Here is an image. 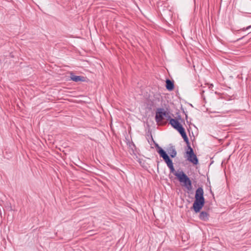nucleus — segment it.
I'll return each instance as SVG.
<instances>
[{"label": "nucleus", "mask_w": 251, "mask_h": 251, "mask_svg": "<svg viewBox=\"0 0 251 251\" xmlns=\"http://www.w3.org/2000/svg\"><path fill=\"white\" fill-rule=\"evenodd\" d=\"M176 115L177 116L178 115H180L179 111L178 110L177 112H176Z\"/></svg>", "instance_id": "2eb2a0df"}, {"label": "nucleus", "mask_w": 251, "mask_h": 251, "mask_svg": "<svg viewBox=\"0 0 251 251\" xmlns=\"http://www.w3.org/2000/svg\"><path fill=\"white\" fill-rule=\"evenodd\" d=\"M70 80L73 81L77 82H84L85 81L86 77L80 76V75H75V74L71 72H70Z\"/></svg>", "instance_id": "6e6552de"}, {"label": "nucleus", "mask_w": 251, "mask_h": 251, "mask_svg": "<svg viewBox=\"0 0 251 251\" xmlns=\"http://www.w3.org/2000/svg\"><path fill=\"white\" fill-rule=\"evenodd\" d=\"M181 109L182 110V112L183 113L185 114V119L186 120V121L187 120V119H188V116H187V114H186V113L184 111V109H183V108L181 106Z\"/></svg>", "instance_id": "4468645a"}, {"label": "nucleus", "mask_w": 251, "mask_h": 251, "mask_svg": "<svg viewBox=\"0 0 251 251\" xmlns=\"http://www.w3.org/2000/svg\"><path fill=\"white\" fill-rule=\"evenodd\" d=\"M168 152L170 154V157L171 158H174L176 156L177 154V151L176 150L175 146L170 145L169 148L167 150Z\"/></svg>", "instance_id": "1a4fd4ad"}, {"label": "nucleus", "mask_w": 251, "mask_h": 251, "mask_svg": "<svg viewBox=\"0 0 251 251\" xmlns=\"http://www.w3.org/2000/svg\"><path fill=\"white\" fill-rule=\"evenodd\" d=\"M168 167L170 173L173 174L177 177L179 182L187 190L188 192L192 190V182L190 178L182 170L176 171L173 163Z\"/></svg>", "instance_id": "f03ea898"}, {"label": "nucleus", "mask_w": 251, "mask_h": 251, "mask_svg": "<svg viewBox=\"0 0 251 251\" xmlns=\"http://www.w3.org/2000/svg\"><path fill=\"white\" fill-rule=\"evenodd\" d=\"M210 193H211L213 195H214V194H213V192H212V191H211V189H210Z\"/></svg>", "instance_id": "a211bd4d"}, {"label": "nucleus", "mask_w": 251, "mask_h": 251, "mask_svg": "<svg viewBox=\"0 0 251 251\" xmlns=\"http://www.w3.org/2000/svg\"><path fill=\"white\" fill-rule=\"evenodd\" d=\"M186 122H187V124H188L189 125L190 124V123H189V122H188V120H187V121H186Z\"/></svg>", "instance_id": "6ab92c4d"}, {"label": "nucleus", "mask_w": 251, "mask_h": 251, "mask_svg": "<svg viewBox=\"0 0 251 251\" xmlns=\"http://www.w3.org/2000/svg\"><path fill=\"white\" fill-rule=\"evenodd\" d=\"M251 28V25H249L248 26H247V27L245 28H241L240 30H241V31H246L247 30H248L250 28Z\"/></svg>", "instance_id": "ddd939ff"}, {"label": "nucleus", "mask_w": 251, "mask_h": 251, "mask_svg": "<svg viewBox=\"0 0 251 251\" xmlns=\"http://www.w3.org/2000/svg\"><path fill=\"white\" fill-rule=\"evenodd\" d=\"M132 145L134 148H135V144H134L133 142H132Z\"/></svg>", "instance_id": "f3484780"}, {"label": "nucleus", "mask_w": 251, "mask_h": 251, "mask_svg": "<svg viewBox=\"0 0 251 251\" xmlns=\"http://www.w3.org/2000/svg\"><path fill=\"white\" fill-rule=\"evenodd\" d=\"M205 202L203 189L202 187H199L196 190L195 200L191 209L196 213H200L199 218L201 220L207 221L209 220V214L206 211L201 212Z\"/></svg>", "instance_id": "f257e3e1"}, {"label": "nucleus", "mask_w": 251, "mask_h": 251, "mask_svg": "<svg viewBox=\"0 0 251 251\" xmlns=\"http://www.w3.org/2000/svg\"><path fill=\"white\" fill-rule=\"evenodd\" d=\"M243 38H244V37H241V38H239L238 39H237V41L240 40H241V39H242Z\"/></svg>", "instance_id": "dca6fc26"}, {"label": "nucleus", "mask_w": 251, "mask_h": 251, "mask_svg": "<svg viewBox=\"0 0 251 251\" xmlns=\"http://www.w3.org/2000/svg\"><path fill=\"white\" fill-rule=\"evenodd\" d=\"M183 140L185 142L186 145L190 144L188 137H186V138H184Z\"/></svg>", "instance_id": "f8f14e48"}, {"label": "nucleus", "mask_w": 251, "mask_h": 251, "mask_svg": "<svg viewBox=\"0 0 251 251\" xmlns=\"http://www.w3.org/2000/svg\"><path fill=\"white\" fill-rule=\"evenodd\" d=\"M166 88L168 91H172L174 89V81L167 79L166 80Z\"/></svg>", "instance_id": "9d476101"}, {"label": "nucleus", "mask_w": 251, "mask_h": 251, "mask_svg": "<svg viewBox=\"0 0 251 251\" xmlns=\"http://www.w3.org/2000/svg\"><path fill=\"white\" fill-rule=\"evenodd\" d=\"M168 121H169V124L171 125V126L174 128V124H179V125H181L179 121H180L181 122H184V120L182 119L181 116L180 115H178L177 116V117L174 119L172 118L171 116H168Z\"/></svg>", "instance_id": "423d86ee"}, {"label": "nucleus", "mask_w": 251, "mask_h": 251, "mask_svg": "<svg viewBox=\"0 0 251 251\" xmlns=\"http://www.w3.org/2000/svg\"><path fill=\"white\" fill-rule=\"evenodd\" d=\"M174 129L176 130L178 133L180 134L183 139L186 137H187V135L186 134V133L185 132V128L183 127L182 125H179V124H174Z\"/></svg>", "instance_id": "0eeeda50"}, {"label": "nucleus", "mask_w": 251, "mask_h": 251, "mask_svg": "<svg viewBox=\"0 0 251 251\" xmlns=\"http://www.w3.org/2000/svg\"><path fill=\"white\" fill-rule=\"evenodd\" d=\"M194 152L193 148L191 147L190 144L186 145V149L185 153H189Z\"/></svg>", "instance_id": "9b49d317"}, {"label": "nucleus", "mask_w": 251, "mask_h": 251, "mask_svg": "<svg viewBox=\"0 0 251 251\" xmlns=\"http://www.w3.org/2000/svg\"><path fill=\"white\" fill-rule=\"evenodd\" d=\"M148 136H150L151 140L148 139V141L150 144H151V142H153L154 144V146L156 148V150L158 154H159L160 157H162L166 164H167V167H168L170 165L173 163L172 160L170 158V156L167 153L166 151H165L161 147H160L159 145L156 143L153 140L152 136L151 135V132H150V135L148 134Z\"/></svg>", "instance_id": "7ed1b4c3"}, {"label": "nucleus", "mask_w": 251, "mask_h": 251, "mask_svg": "<svg viewBox=\"0 0 251 251\" xmlns=\"http://www.w3.org/2000/svg\"><path fill=\"white\" fill-rule=\"evenodd\" d=\"M186 156L187 157V160L189 162L192 163L193 165H197L199 164V159L194 151L186 153Z\"/></svg>", "instance_id": "39448f33"}, {"label": "nucleus", "mask_w": 251, "mask_h": 251, "mask_svg": "<svg viewBox=\"0 0 251 251\" xmlns=\"http://www.w3.org/2000/svg\"><path fill=\"white\" fill-rule=\"evenodd\" d=\"M168 116H170L169 112L165 111L163 108H158L155 112V120L157 123H159L164 120V117L168 120Z\"/></svg>", "instance_id": "20e7f679"}]
</instances>
